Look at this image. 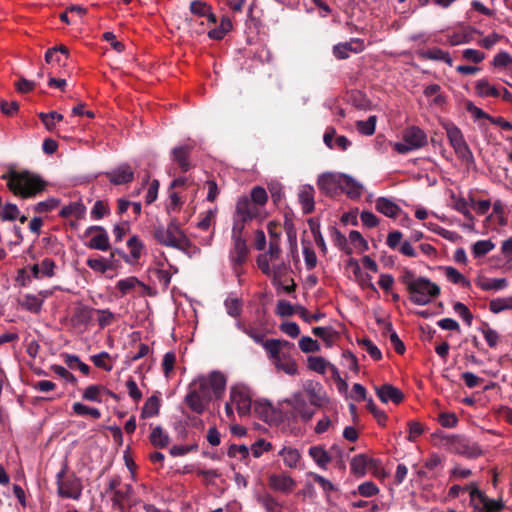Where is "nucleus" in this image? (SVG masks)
<instances>
[{"label": "nucleus", "mask_w": 512, "mask_h": 512, "mask_svg": "<svg viewBox=\"0 0 512 512\" xmlns=\"http://www.w3.org/2000/svg\"><path fill=\"white\" fill-rule=\"evenodd\" d=\"M86 212L85 206L80 202H73L69 205L62 207L60 215L62 217L74 216L76 218H82Z\"/></svg>", "instance_id": "a19ab883"}, {"label": "nucleus", "mask_w": 512, "mask_h": 512, "mask_svg": "<svg viewBox=\"0 0 512 512\" xmlns=\"http://www.w3.org/2000/svg\"><path fill=\"white\" fill-rule=\"evenodd\" d=\"M20 305L29 312L39 313L43 306V299L37 295L27 294L21 300Z\"/></svg>", "instance_id": "473e14b6"}, {"label": "nucleus", "mask_w": 512, "mask_h": 512, "mask_svg": "<svg viewBox=\"0 0 512 512\" xmlns=\"http://www.w3.org/2000/svg\"><path fill=\"white\" fill-rule=\"evenodd\" d=\"M377 118L375 115H371L365 121H358L356 124L357 130L366 136L373 135L376 128Z\"/></svg>", "instance_id": "8fccbe9b"}, {"label": "nucleus", "mask_w": 512, "mask_h": 512, "mask_svg": "<svg viewBox=\"0 0 512 512\" xmlns=\"http://www.w3.org/2000/svg\"><path fill=\"white\" fill-rule=\"evenodd\" d=\"M440 443L448 451L462 455L469 459H476L483 454V450L477 442L456 434H441Z\"/></svg>", "instance_id": "39448f33"}, {"label": "nucleus", "mask_w": 512, "mask_h": 512, "mask_svg": "<svg viewBox=\"0 0 512 512\" xmlns=\"http://www.w3.org/2000/svg\"><path fill=\"white\" fill-rule=\"evenodd\" d=\"M193 149V144L186 143L174 147L171 151L172 161H174L183 172L189 171L192 167L190 162V155Z\"/></svg>", "instance_id": "dca6fc26"}, {"label": "nucleus", "mask_w": 512, "mask_h": 512, "mask_svg": "<svg viewBox=\"0 0 512 512\" xmlns=\"http://www.w3.org/2000/svg\"><path fill=\"white\" fill-rule=\"evenodd\" d=\"M447 138L453 147L456 155L463 161L472 162L474 160L473 153L470 150L462 131L453 123L444 124Z\"/></svg>", "instance_id": "9d476101"}, {"label": "nucleus", "mask_w": 512, "mask_h": 512, "mask_svg": "<svg viewBox=\"0 0 512 512\" xmlns=\"http://www.w3.org/2000/svg\"><path fill=\"white\" fill-rule=\"evenodd\" d=\"M299 348L304 353L318 352L320 350V345L317 340H314L309 336H303L299 340Z\"/></svg>", "instance_id": "13d9d810"}, {"label": "nucleus", "mask_w": 512, "mask_h": 512, "mask_svg": "<svg viewBox=\"0 0 512 512\" xmlns=\"http://www.w3.org/2000/svg\"><path fill=\"white\" fill-rule=\"evenodd\" d=\"M278 454L283 458L284 464L289 468H296L301 459L299 451L292 447H283Z\"/></svg>", "instance_id": "2f4dec72"}, {"label": "nucleus", "mask_w": 512, "mask_h": 512, "mask_svg": "<svg viewBox=\"0 0 512 512\" xmlns=\"http://www.w3.org/2000/svg\"><path fill=\"white\" fill-rule=\"evenodd\" d=\"M188 388L195 390L197 395L210 403L212 396L216 399L223 396L226 388V377L221 372L213 371L208 376H199L194 379Z\"/></svg>", "instance_id": "20e7f679"}, {"label": "nucleus", "mask_w": 512, "mask_h": 512, "mask_svg": "<svg viewBox=\"0 0 512 512\" xmlns=\"http://www.w3.org/2000/svg\"><path fill=\"white\" fill-rule=\"evenodd\" d=\"M374 462V459L364 454L356 455L350 462L351 473L356 476H364L367 472V467L374 464Z\"/></svg>", "instance_id": "bb28decb"}, {"label": "nucleus", "mask_w": 512, "mask_h": 512, "mask_svg": "<svg viewBox=\"0 0 512 512\" xmlns=\"http://www.w3.org/2000/svg\"><path fill=\"white\" fill-rule=\"evenodd\" d=\"M400 281L405 285L410 301L416 305H427L440 294V287L436 283L426 277H416L409 269L403 271Z\"/></svg>", "instance_id": "f257e3e1"}, {"label": "nucleus", "mask_w": 512, "mask_h": 512, "mask_svg": "<svg viewBox=\"0 0 512 512\" xmlns=\"http://www.w3.org/2000/svg\"><path fill=\"white\" fill-rule=\"evenodd\" d=\"M176 249L182 251L190 258L200 253V248L197 247L194 243H192V241L187 237L186 234L182 237V240L180 241Z\"/></svg>", "instance_id": "09e8293b"}, {"label": "nucleus", "mask_w": 512, "mask_h": 512, "mask_svg": "<svg viewBox=\"0 0 512 512\" xmlns=\"http://www.w3.org/2000/svg\"><path fill=\"white\" fill-rule=\"evenodd\" d=\"M272 449V444L264 439L257 440L251 445V453L255 458H259L264 452Z\"/></svg>", "instance_id": "69168bd1"}, {"label": "nucleus", "mask_w": 512, "mask_h": 512, "mask_svg": "<svg viewBox=\"0 0 512 512\" xmlns=\"http://www.w3.org/2000/svg\"><path fill=\"white\" fill-rule=\"evenodd\" d=\"M475 89L480 97H499L501 95L500 91L492 86L486 79L478 80Z\"/></svg>", "instance_id": "f704fd0d"}, {"label": "nucleus", "mask_w": 512, "mask_h": 512, "mask_svg": "<svg viewBox=\"0 0 512 512\" xmlns=\"http://www.w3.org/2000/svg\"><path fill=\"white\" fill-rule=\"evenodd\" d=\"M495 248V244L491 240H479L472 246V254L474 258H480L488 254Z\"/></svg>", "instance_id": "37998d69"}, {"label": "nucleus", "mask_w": 512, "mask_h": 512, "mask_svg": "<svg viewBox=\"0 0 512 512\" xmlns=\"http://www.w3.org/2000/svg\"><path fill=\"white\" fill-rule=\"evenodd\" d=\"M478 285L484 291L501 290L507 286V281L505 278H493L481 281Z\"/></svg>", "instance_id": "864d4df0"}, {"label": "nucleus", "mask_w": 512, "mask_h": 512, "mask_svg": "<svg viewBox=\"0 0 512 512\" xmlns=\"http://www.w3.org/2000/svg\"><path fill=\"white\" fill-rule=\"evenodd\" d=\"M362 185L351 176L340 174V190L347 194L348 197L354 199L362 194Z\"/></svg>", "instance_id": "5701e85b"}, {"label": "nucleus", "mask_w": 512, "mask_h": 512, "mask_svg": "<svg viewBox=\"0 0 512 512\" xmlns=\"http://www.w3.org/2000/svg\"><path fill=\"white\" fill-rule=\"evenodd\" d=\"M492 64L496 68H505L512 64V56L506 51H501L494 56Z\"/></svg>", "instance_id": "774afa93"}, {"label": "nucleus", "mask_w": 512, "mask_h": 512, "mask_svg": "<svg viewBox=\"0 0 512 512\" xmlns=\"http://www.w3.org/2000/svg\"><path fill=\"white\" fill-rule=\"evenodd\" d=\"M231 19L224 15L220 19V23L214 29L208 32V37L213 40H222L232 30Z\"/></svg>", "instance_id": "cd10ccee"}, {"label": "nucleus", "mask_w": 512, "mask_h": 512, "mask_svg": "<svg viewBox=\"0 0 512 512\" xmlns=\"http://www.w3.org/2000/svg\"><path fill=\"white\" fill-rule=\"evenodd\" d=\"M453 310L455 311L456 314L459 315V317L462 318V320L465 322L467 326L472 325L473 314L470 312V310L465 304L461 302H456L453 305Z\"/></svg>", "instance_id": "6e6d98bb"}, {"label": "nucleus", "mask_w": 512, "mask_h": 512, "mask_svg": "<svg viewBox=\"0 0 512 512\" xmlns=\"http://www.w3.org/2000/svg\"><path fill=\"white\" fill-rule=\"evenodd\" d=\"M364 49L363 41L360 39H351L349 42L339 43L333 47V54L337 59L344 60L349 57V53H360Z\"/></svg>", "instance_id": "412c9836"}, {"label": "nucleus", "mask_w": 512, "mask_h": 512, "mask_svg": "<svg viewBox=\"0 0 512 512\" xmlns=\"http://www.w3.org/2000/svg\"><path fill=\"white\" fill-rule=\"evenodd\" d=\"M317 185L326 195L334 196L340 190V174L325 173L319 176Z\"/></svg>", "instance_id": "aec40b11"}, {"label": "nucleus", "mask_w": 512, "mask_h": 512, "mask_svg": "<svg viewBox=\"0 0 512 512\" xmlns=\"http://www.w3.org/2000/svg\"><path fill=\"white\" fill-rule=\"evenodd\" d=\"M375 392L382 403H392L398 405L404 399V393L392 384H383L375 387Z\"/></svg>", "instance_id": "a211bd4d"}, {"label": "nucleus", "mask_w": 512, "mask_h": 512, "mask_svg": "<svg viewBox=\"0 0 512 512\" xmlns=\"http://www.w3.org/2000/svg\"><path fill=\"white\" fill-rule=\"evenodd\" d=\"M64 470L57 473V494L62 498L79 500L82 495V482L78 477L63 480Z\"/></svg>", "instance_id": "ddd939ff"}, {"label": "nucleus", "mask_w": 512, "mask_h": 512, "mask_svg": "<svg viewBox=\"0 0 512 512\" xmlns=\"http://www.w3.org/2000/svg\"><path fill=\"white\" fill-rule=\"evenodd\" d=\"M107 177L113 184L119 185L128 182V166L120 165L117 169L107 172Z\"/></svg>", "instance_id": "4c0bfd02"}, {"label": "nucleus", "mask_w": 512, "mask_h": 512, "mask_svg": "<svg viewBox=\"0 0 512 512\" xmlns=\"http://www.w3.org/2000/svg\"><path fill=\"white\" fill-rule=\"evenodd\" d=\"M420 56L423 59L434 60V61H443L449 66L453 65V59L451 58L449 52L444 51L438 47L430 48L426 51L420 53Z\"/></svg>", "instance_id": "c85d7f7f"}, {"label": "nucleus", "mask_w": 512, "mask_h": 512, "mask_svg": "<svg viewBox=\"0 0 512 512\" xmlns=\"http://www.w3.org/2000/svg\"><path fill=\"white\" fill-rule=\"evenodd\" d=\"M184 402L191 409V411L197 414H202L209 404V402L197 395L195 390H190L189 388L184 398Z\"/></svg>", "instance_id": "393cba45"}, {"label": "nucleus", "mask_w": 512, "mask_h": 512, "mask_svg": "<svg viewBox=\"0 0 512 512\" xmlns=\"http://www.w3.org/2000/svg\"><path fill=\"white\" fill-rule=\"evenodd\" d=\"M284 403L290 407L289 410L284 412V417L289 422L295 423L300 419L307 423L315 414V410L308 405L302 392L293 393L290 398L284 400Z\"/></svg>", "instance_id": "0eeeda50"}, {"label": "nucleus", "mask_w": 512, "mask_h": 512, "mask_svg": "<svg viewBox=\"0 0 512 512\" xmlns=\"http://www.w3.org/2000/svg\"><path fill=\"white\" fill-rule=\"evenodd\" d=\"M445 277L448 281L453 284H458L464 288H467L471 285L469 279H467L462 273H460L456 268L452 266H446L443 268Z\"/></svg>", "instance_id": "c756f323"}, {"label": "nucleus", "mask_w": 512, "mask_h": 512, "mask_svg": "<svg viewBox=\"0 0 512 512\" xmlns=\"http://www.w3.org/2000/svg\"><path fill=\"white\" fill-rule=\"evenodd\" d=\"M230 401L235 405L240 416L248 415L251 410L252 400L244 387L234 386L230 389Z\"/></svg>", "instance_id": "4468645a"}, {"label": "nucleus", "mask_w": 512, "mask_h": 512, "mask_svg": "<svg viewBox=\"0 0 512 512\" xmlns=\"http://www.w3.org/2000/svg\"><path fill=\"white\" fill-rule=\"evenodd\" d=\"M149 351V345L140 342V333L132 332L130 334V361H135L146 356Z\"/></svg>", "instance_id": "4be33fe9"}, {"label": "nucleus", "mask_w": 512, "mask_h": 512, "mask_svg": "<svg viewBox=\"0 0 512 512\" xmlns=\"http://www.w3.org/2000/svg\"><path fill=\"white\" fill-rule=\"evenodd\" d=\"M314 192V188L310 185H303L299 190L298 200L304 214H310L314 211Z\"/></svg>", "instance_id": "b1692460"}, {"label": "nucleus", "mask_w": 512, "mask_h": 512, "mask_svg": "<svg viewBox=\"0 0 512 512\" xmlns=\"http://www.w3.org/2000/svg\"><path fill=\"white\" fill-rule=\"evenodd\" d=\"M224 305H225L227 313L230 316L237 318L241 315L243 304H242V300L240 298L229 296L225 300Z\"/></svg>", "instance_id": "a18cd8bd"}, {"label": "nucleus", "mask_w": 512, "mask_h": 512, "mask_svg": "<svg viewBox=\"0 0 512 512\" xmlns=\"http://www.w3.org/2000/svg\"><path fill=\"white\" fill-rule=\"evenodd\" d=\"M427 144V135L418 126H409L403 130L402 141L393 144V149L399 154L418 150Z\"/></svg>", "instance_id": "6e6552de"}, {"label": "nucleus", "mask_w": 512, "mask_h": 512, "mask_svg": "<svg viewBox=\"0 0 512 512\" xmlns=\"http://www.w3.org/2000/svg\"><path fill=\"white\" fill-rule=\"evenodd\" d=\"M151 443L155 447L164 448L170 443V438L160 426L155 427L150 434Z\"/></svg>", "instance_id": "79ce46f5"}, {"label": "nucleus", "mask_w": 512, "mask_h": 512, "mask_svg": "<svg viewBox=\"0 0 512 512\" xmlns=\"http://www.w3.org/2000/svg\"><path fill=\"white\" fill-rule=\"evenodd\" d=\"M481 332L490 348L497 346L500 336L496 330L485 324V327L481 329Z\"/></svg>", "instance_id": "e2e57ef3"}, {"label": "nucleus", "mask_w": 512, "mask_h": 512, "mask_svg": "<svg viewBox=\"0 0 512 512\" xmlns=\"http://www.w3.org/2000/svg\"><path fill=\"white\" fill-rule=\"evenodd\" d=\"M438 422L444 428H454L457 426L459 420L455 413L442 412L438 416Z\"/></svg>", "instance_id": "bf43d9fd"}, {"label": "nucleus", "mask_w": 512, "mask_h": 512, "mask_svg": "<svg viewBox=\"0 0 512 512\" xmlns=\"http://www.w3.org/2000/svg\"><path fill=\"white\" fill-rule=\"evenodd\" d=\"M236 327L250 338H252L257 344L262 345V347L265 349V343L267 342V339H265V335L262 332L251 326H246L240 321L236 323Z\"/></svg>", "instance_id": "e433bc0d"}, {"label": "nucleus", "mask_w": 512, "mask_h": 512, "mask_svg": "<svg viewBox=\"0 0 512 512\" xmlns=\"http://www.w3.org/2000/svg\"><path fill=\"white\" fill-rule=\"evenodd\" d=\"M109 213V206L103 200H97L90 212L91 218L94 220L102 219Z\"/></svg>", "instance_id": "5fc2aeb1"}, {"label": "nucleus", "mask_w": 512, "mask_h": 512, "mask_svg": "<svg viewBox=\"0 0 512 512\" xmlns=\"http://www.w3.org/2000/svg\"><path fill=\"white\" fill-rule=\"evenodd\" d=\"M104 388L100 385H90L83 392V398L88 401L100 402V393Z\"/></svg>", "instance_id": "680f3d73"}, {"label": "nucleus", "mask_w": 512, "mask_h": 512, "mask_svg": "<svg viewBox=\"0 0 512 512\" xmlns=\"http://www.w3.org/2000/svg\"><path fill=\"white\" fill-rule=\"evenodd\" d=\"M184 235L176 218H172L166 227L158 226L154 230V237L159 244L175 249Z\"/></svg>", "instance_id": "9b49d317"}, {"label": "nucleus", "mask_w": 512, "mask_h": 512, "mask_svg": "<svg viewBox=\"0 0 512 512\" xmlns=\"http://www.w3.org/2000/svg\"><path fill=\"white\" fill-rule=\"evenodd\" d=\"M73 412L79 416H89L93 419H99L101 412L97 408L89 407L83 403L75 402L72 406Z\"/></svg>", "instance_id": "c03bdc74"}, {"label": "nucleus", "mask_w": 512, "mask_h": 512, "mask_svg": "<svg viewBox=\"0 0 512 512\" xmlns=\"http://www.w3.org/2000/svg\"><path fill=\"white\" fill-rule=\"evenodd\" d=\"M176 363V354L173 351H169L164 354L161 367L164 376L168 379L171 376V373L174 370Z\"/></svg>", "instance_id": "603ef678"}, {"label": "nucleus", "mask_w": 512, "mask_h": 512, "mask_svg": "<svg viewBox=\"0 0 512 512\" xmlns=\"http://www.w3.org/2000/svg\"><path fill=\"white\" fill-rule=\"evenodd\" d=\"M375 208L379 213L390 218L397 217L401 210L395 202L386 197H379L376 200Z\"/></svg>", "instance_id": "a878e982"}, {"label": "nucleus", "mask_w": 512, "mask_h": 512, "mask_svg": "<svg viewBox=\"0 0 512 512\" xmlns=\"http://www.w3.org/2000/svg\"><path fill=\"white\" fill-rule=\"evenodd\" d=\"M367 409L372 413L378 424L384 426L387 420V415L384 411L377 408L374 401L369 398L367 400Z\"/></svg>", "instance_id": "338daca9"}, {"label": "nucleus", "mask_w": 512, "mask_h": 512, "mask_svg": "<svg viewBox=\"0 0 512 512\" xmlns=\"http://www.w3.org/2000/svg\"><path fill=\"white\" fill-rule=\"evenodd\" d=\"M243 231L239 228L232 227V248L229 252V259L232 265V269L236 274H239L240 267L248 259V246L246 240L243 237Z\"/></svg>", "instance_id": "1a4fd4ad"}, {"label": "nucleus", "mask_w": 512, "mask_h": 512, "mask_svg": "<svg viewBox=\"0 0 512 512\" xmlns=\"http://www.w3.org/2000/svg\"><path fill=\"white\" fill-rule=\"evenodd\" d=\"M292 349H294V344L283 339H267L265 343V351L269 360L277 370L288 375L298 373L297 363L290 354Z\"/></svg>", "instance_id": "f03ea898"}, {"label": "nucleus", "mask_w": 512, "mask_h": 512, "mask_svg": "<svg viewBox=\"0 0 512 512\" xmlns=\"http://www.w3.org/2000/svg\"><path fill=\"white\" fill-rule=\"evenodd\" d=\"M146 253L143 242L137 236L130 237V264L137 262Z\"/></svg>", "instance_id": "58836bf2"}, {"label": "nucleus", "mask_w": 512, "mask_h": 512, "mask_svg": "<svg viewBox=\"0 0 512 512\" xmlns=\"http://www.w3.org/2000/svg\"><path fill=\"white\" fill-rule=\"evenodd\" d=\"M249 199L255 203L259 208L263 211L265 210V205L268 201V194L266 190L261 186H255L250 191Z\"/></svg>", "instance_id": "ea45409f"}, {"label": "nucleus", "mask_w": 512, "mask_h": 512, "mask_svg": "<svg viewBox=\"0 0 512 512\" xmlns=\"http://www.w3.org/2000/svg\"><path fill=\"white\" fill-rule=\"evenodd\" d=\"M489 309L492 313L498 314L504 310L512 309V297L492 299L489 303Z\"/></svg>", "instance_id": "49530a36"}, {"label": "nucleus", "mask_w": 512, "mask_h": 512, "mask_svg": "<svg viewBox=\"0 0 512 512\" xmlns=\"http://www.w3.org/2000/svg\"><path fill=\"white\" fill-rule=\"evenodd\" d=\"M310 457L321 468H326L327 464L331 462V456L321 446H311L308 451Z\"/></svg>", "instance_id": "7c9ffc66"}, {"label": "nucleus", "mask_w": 512, "mask_h": 512, "mask_svg": "<svg viewBox=\"0 0 512 512\" xmlns=\"http://www.w3.org/2000/svg\"><path fill=\"white\" fill-rule=\"evenodd\" d=\"M358 343L365 348L367 353L376 361H379L382 358V353L378 349V347L368 338H364L359 340Z\"/></svg>", "instance_id": "052dcab7"}, {"label": "nucleus", "mask_w": 512, "mask_h": 512, "mask_svg": "<svg viewBox=\"0 0 512 512\" xmlns=\"http://www.w3.org/2000/svg\"><path fill=\"white\" fill-rule=\"evenodd\" d=\"M265 212L253 203L248 196L238 198L233 214V228L245 229V224L254 219L263 220Z\"/></svg>", "instance_id": "423d86ee"}, {"label": "nucleus", "mask_w": 512, "mask_h": 512, "mask_svg": "<svg viewBox=\"0 0 512 512\" xmlns=\"http://www.w3.org/2000/svg\"><path fill=\"white\" fill-rule=\"evenodd\" d=\"M470 503L477 512H500L504 509V502L501 499L488 498L477 486L470 491Z\"/></svg>", "instance_id": "f8f14e48"}, {"label": "nucleus", "mask_w": 512, "mask_h": 512, "mask_svg": "<svg viewBox=\"0 0 512 512\" xmlns=\"http://www.w3.org/2000/svg\"><path fill=\"white\" fill-rule=\"evenodd\" d=\"M303 390L305 392V398L307 397L310 405L315 407H321L326 400L325 392L323 387L318 382L308 381L304 384Z\"/></svg>", "instance_id": "6ab92c4d"}, {"label": "nucleus", "mask_w": 512, "mask_h": 512, "mask_svg": "<svg viewBox=\"0 0 512 512\" xmlns=\"http://www.w3.org/2000/svg\"><path fill=\"white\" fill-rule=\"evenodd\" d=\"M8 186L14 194L22 198H32L46 188V182L36 174L28 171L11 173Z\"/></svg>", "instance_id": "7ed1b4c3"}, {"label": "nucleus", "mask_w": 512, "mask_h": 512, "mask_svg": "<svg viewBox=\"0 0 512 512\" xmlns=\"http://www.w3.org/2000/svg\"><path fill=\"white\" fill-rule=\"evenodd\" d=\"M93 232H96V234L90 238L87 247L90 249L106 251L109 248V236L107 231L102 226L95 225L88 227L84 235L87 237Z\"/></svg>", "instance_id": "2eb2a0df"}, {"label": "nucleus", "mask_w": 512, "mask_h": 512, "mask_svg": "<svg viewBox=\"0 0 512 512\" xmlns=\"http://www.w3.org/2000/svg\"><path fill=\"white\" fill-rule=\"evenodd\" d=\"M39 118L41 119L42 123L44 124L47 130L53 131V129L55 128V122L61 121L63 119V115L56 111H51L48 113L41 112L39 114Z\"/></svg>", "instance_id": "3c124183"}, {"label": "nucleus", "mask_w": 512, "mask_h": 512, "mask_svg": "<svg viewBox=\"0 0 512 512\" xmlns=\"http://www.w3.org/2000/svg\"><path fill=\"white\" fill-rule=\"evenodd\" d=\"M268 485L276 492L289 494L296 487V481L285 473L271 474L268 477Z\"/></svg>", "instance_id": "f3484780"}, {"label": "nucleus", "mask_w": 512, "mask_h": 512, "mask_svg": "<svg viewBox=\"0 0 512 512\" xmlns=\"http://www.w3.org/2000/svg\"><path fill=\"white\" fill-rule=\"evenodd\" d=\"M295 311L296 314L307 323L317 322L324 317V314L321 312L315 314L309 313V311L304 306L301 305H296Z\"/></svg>", "instance_id": "4d7b16f0"}, {"label": "nucleus", "mask_w": 512, "mask_h": 512, "mask_svg": "<svg viewBox=\"0 0 512 512\" xmlns=\"http://www.w3.org/2000/svg\"><path fill=\"white\" fill-rule=\"evenodd\" d=\"M329 363L321 356H309L307 358V366L310 370L319 374H324Z\"/></svg>", "instance_id": "de8ad7c7"}, {"label": "nucleus", "mask_w": 512, "mask_h": 512, "mask_svg": "<svg viewBox=\"0 0 512 512\" xmlns=\"http://www.w3.org/2000/svg\"><path fill=\"white\" fill-rule=\"evenodd\" d=\"M380 492V489L373 481H365L361 483L356 490H353L350 494L352 496L360 495L365 498L376 496Z\"/></svg>", "instance_id": "72a5a7b5"}, {"label": "nucleus", "mask_w": 512, "mask_h": 512, "mask_svg": "<svg viewBox=\"0 0 512 512\" xmlns=\"http://www.w3.org/2000/svg\"><path fill=\"white\" fill-rule=\"evenodd\" d=\"M210 7L211 6L204 1L193 0L190 3V12L195 16L204 17L208 13Z\"/></svg>", "instance_id": "0e129e2a"}, {"label": "nucleus", "mask_w": 512, "mask_h": 512, "mask_svg": "<svg viewBox=\"0 0 512 512\" xmlns=\"http://www.w3.org/2000/svg\"><path fill=\"white\" fill-rule=\"evenodd\" d=\"M160 409V399L157 396L149 397L141 411V418H151L158 415Z\"/></svg>", "instance_id": "c9c22d12"}]
</instances>
